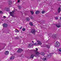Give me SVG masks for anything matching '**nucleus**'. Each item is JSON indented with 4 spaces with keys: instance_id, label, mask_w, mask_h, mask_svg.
<instances>
[{
    "instance_id": "nucleus-1",
    "label": "nucleus",
    "mask_w": 61,
    "mask_h": 61,
    "mask_svg": "<svg viewBox=\"0 0 61 61\" xmlns=\"http://www.w3.org/2000/svg\"><path fill=\"white\" fill-rule=\"evenodd\" d=\"M36 50H33V51L34 52L35 54L36 55H37V56H38L40 54V53L38 52V48H36Z\"/></svg>"
},
{
    "instance_id": "nucleus-2",
    "label": "nucleus",
    "mask_w": 61,
    "mask_h": 61,
    "mask_svg": "<svg viewBox=\"0 0 61 61\" xmlns=\"http://www.w3.org/2000/svg\"><path fill=\"white\" fill-rule=\"evenodd\" d=\"M55 46L56 47H58L60 46V44L58 41H56L55 43Z\"/></svg>"
},
{
    "instance_id": "nucleus-3",
    "label": "nucleus",
    "mask_w": 61,
    "mask_h": 61,
    "mask_svg": "<svg viewBox=\"0 0 61 61\" xmlns=\"http://www.w3.org/2000/svg\"><path fill=\"white\" fill-rule=\"evenodd\" d=\"M37 42H38V43H35L34 44V45H35V46L36 45H42V43L40 42V41H37Z\"/></svg>"
},
{
    "instance_id": "nucleus-4",
    "label": "nucleus",
    "mask_w": 61,
    "mask_h": 61,
    "mask_svg": "<svg viewBox=\"0 0 61 61\" xmlns=\"http://www.w3.org/2000/svg\"><path fill=\"white\" fill-rule=\"evenodd\" d=\"M15 11V10H13L12 12H10V14L11 16L13 17L14 16V12Z\"/></svg>"
},
{
    "instance_id": "nucleus-5",
    "label": "nucleus",
    "mask_w": 61,
    "mask_h": 61,
    "mask_svg": "<svg viewBox=\"0 0 61 61\" xmlns=\"http://www.w3.org/2000/svg\"><path fill=\"white\" fill-rule=\"evenodd\" d=\"M30 32L32 33V34H35V33H36L35 30L33 29H32L30 31Z\"/></svg>"
},
{
    "instance_id": "nucleus-6",
    "label": "nucleus",
    "mask_w": 61,
    "mask_h": 61,
    "mask_svg": "<svg viewBox=\"0 0 61 61\" xmlns=\"http://www.w3.org/2000/svg\"><path fill=\"white\" fill-rule=\"evenodd\" d=\"M3 25L4 27H7L8 25L6 23H4L3 24Z\"/></svg>"
},
{
    "instance_id": "nucleus-7",
    "label": "nucleus",
    "mask_w": 61,
    "mask_h": 61,
    "mask_svg": "<svg viewBox=\"0 0 61 61\" xmlns=\"http://www.w3.org/2000/svg\"><path fill=\"white\" fill-rule=\"evenodd\" d=\"M22 51V50L21 48H19L17 51V52L19 53V52H21Z\"/></svg>"
},
{
    "instance_id": "nucleus-8",
    "label": "nucleus",
    "mask_w": 61,
    "mask_h": 61,
    "mask_svg": "<svg viewBox=\"0 0 61 61\" xmlns=\"http://www.w3.org/2000/svg\"><path fill=\"white\" fill-rule=\"evenodd\" d=\"M56 26H57V27H58V28L60 27V24L59 23H57L56 25Z\"/></svg>"
},
{
    "instance_id": "nucleus-9",
    "label": "nucleus",
    "mask_w": 61,
    "mask_h": 61,
    "mask_svg": "<svg viewBox=\"0 0 61 61\" xmlns=\"http://www.w3.org/2000/svg\"><path fill=\"white\" fill-rule=\"evenodd\" d=\"M5 10L6 11H9V8H5Z\"/></svg>"
},
{
    "instance_id": "nucleus-10",
    "label": "nucleus",
    "mask_w": 61,
    "mask_h": 61,
    "mask_svg": "<svg viewBox=\"0 0 61 61\" xmlns=\"http://www.w3.org/2000/svg\"><path fill=\"white\" fill-rule=\"evenodd\" d=\"M61 12V8L60 7L59 8L58 10V13H59L60 12Z\"/></svg>"
},
{
    "instance_id": "nucleus-11",
    "label": "nucleus",
    "mask_w": 61,
    "mask_h": 61,
    "mask_svg": "<svg viewBox=\"0 0 61 61\" xmlns=\"http://www.w3.org/2000/svg\"><path fill=\"white\" fill-rule=\"evenodd\" d=\"M34 56H35V55H34V54H32L31 55V56L30 57V58H32V59H33L34 58Z\"/></svg>"
},
{
    "instance_id": "nucleus-12",
    "label": "nucleus",
    "mask_w": 61,
    "mask_h": 61,
    "mask_svg": "<svg viewBox=\"0 0 61 61\" xmlns=\"http://www.w3.org/2000/svg\"><path fill=\"white\" fill-rule=\"evenodd\" d=\"M9 54V51H7L5 52V54L6 55H8V54Z\"/></svg>"
},
{
    "instance_id": "nucleus-13",
    "label": "nucleus",
    "mask_w": 61,
    "mask_h": 61,
    "mask_svg": "<svg viewBox=\"0 0 61 61\" xmlns=\"http://www.w3.org/2000/svg\"><path fill=\"white\" fill-rule=\"evenodd\" d=\"M51 55L52 54H51V53L49 54L48 56V58H50V57H51Z\"/></svg>"
},
{
    "instance_id": "nucleus-14",
    "label": "nucleus",
    "mask_w": 61,
    "mask_h": 61,
    "mask_svg": "<svg viewBox=\"0 0 61 61\" xmlns=\"http://www.w3.org/2000/svg\"><path fill=\"white\" fill-rule=\"evenodd\" d=\"M32 46L33 45L32 44H30L29 45V46H28V47H32Z\"/></svg>"
},
{
    "instance_id": "nucleus-15",
    "label": "nucleus",
    "mask_w": 61,
    "mask_h": 61,
    "mask_svg": "<svg viewBox=\"0 0 61 61\" xmlns=\"http://www.w3.org/2000/svg\"><path fill=\"white\" fill-rule=\"evenodd\" d=\"M40 13V11H37L35 12V14H38Z\"/></svg>"
},
{
    "instance_id": "nucleus-16",
    "label": "nucleus",
    "mask_w": 61,
    "mask_h": 61,
    "mask_svg": "<svg viewBox=\"0 0 61 61\" xmlns=\"http://www.w3.org/2000/svg\"><path fill=\"white\" fill-rule=\"evenodd\" d=\"M46 47H47V48H50V45H46Z\"/></svg>"
},
{
    "instance_id": "nucleus-17",
    "label": "nucleus",
    "mask_w": 61,
    "mask_h": 61,
    "mask_svg": "<svg viewBox=\"0 0 61 61\" xmlns=\"http://www.w3.org/2000/svg\"><path fill=\"white\" fill-rule=\"evenodd\" d=\"M14 58H15V57L14 56H12L10 58V59L12 60V59H13Z\"/></svg>"
},
{
    "instance_id": "nucleus-18",
    "label": "nucleus",
    "mask_w": 61,
    "mask_h": 61,
    "mask_svg": "<svg viewBox=\"0 0 61 61\" xmlns=\"http://www.w3.org/2000/svg\"><path fill=\"white\" fill-rule=\"evenodd\" d=\"M40 54L41 55H42V56H44V52H41L40 53Z\"/></svg>"
},
{
    "instance_id": "nucleus-19",
    "label": "nucleus",
    "mask_w": 61,
    "mask_h": 61,
    "mask_svg": "<svg viewBox=\"0 0 61 61\" xmlns=\"http://www.w3.org/2000/svg\"><path fill=\"white\" fill-rule=\"evenodd\" d=\"M17 7H19V9H20L21 8V6L19 5Z\"/></svg>"
},
{
    "instance_id": "nucleus-20",
    "label": "nucleus",
    "mask_w": 61,
    "mask_h": 61,
    "mask_svg": "<svg viewBox=\"0 0 61 61\" xmlns=\"http://www.w3.org/2000/svg\"><path fill=\"white\" fill-rule=\"evenodd\" d=\"M12 4V2L9 1V5H11Z\"/></svg>"
},
{
    "instance_id": "nucleus-21",
    "label": "nucleus",
    "mask_w": 61,
    "mask_h": 61,
    "mask_svg": "<svg viewBox=\"0 0 61 61\" xmlns=\"http://www.w3.org/2000/svg\"><path fill=\"white\" fill-rule=\"evenodd\" d=\"M59 52H60V54H61V48H60L59 49Z\"/></svg>"
},
{
    "instance_id": "nucleus-22",
    "label": "nucleus",
    "mask_w": 61,
    "mask_h": 61,
    "mask_svg": "<svg viewBox=\"0 0 61 61\" xmlns=\"http://www.w3.org/2000/svg\"><path fill=\"white\" fill-rule=\"evenodd\" d=\"M26 20H27V21H29V17H27L26 18Z\"/></svg>"
},
{
    "instance_id": "nucleus-23",
    "label": "nucleus",
    "mask_w": 61,
    "mask_h": 61,
    "mask_svg": "<svg viewBox=\"0 0 61 61\" xmlns=\"http://www.w3.org/2000/svg\"><path fill=\"white\" fill-rule=\"evenodd\" d=\"M46 58H43V61H46Z\"/></svg>"
},
{
    "instance_id": "nucleus-24",
    "label": "nucleus",
    "mask_w": 61,
    "mask_h": 61,
    "mask_svg": "<svg viewBox=\"0 0 61 61\" xmlns=\"http://www.w3.org/2000/svg\"><path fill=\"white\" fill-rule=\"evenodd\" d=\"M30 12L32 15H33L34 14V12L33 11H30Z\"/></svg>"
},
{
    "instance_id": "nucleus-25",
    "label": "nucleus",
    "mask_w": 61,
    "mask_h": 61,
    "mask_svg": "<svg viewBox=\"0 0 61 61\" xmlns=\"http://www.w3.org/2000/svg\"><path fill=\"white\" fill-rule=\"evenodd\" d=\"M29 24L30 25H33V24H32V22H30V23Z\"/></svg>"
},
{
    "instance_id": "nucleus-26",
    "label": "nucleus",
    "mask_w": 61,
    "mask_h": 61,
    "mask_svg": "<svg viewBox=\"0 0 61 61\" xmlns=\"http://www.w3.org/2000/svg\"><path fill=\"white\" fill-rule=\"evenodd\" d=\"M22 30L23 31H25V28H23L22 29Z\"/></svg>"
},
{
    "instance_id": "nucleus-27",
    "label": "nucleus",
    "mask_w": 61,
    "mask_h": 61,
    "mask_svg": "<svg viewBox=\"0 0 61 61\" xmlns=\"http://www.w3.org/2000/svg\"><path fill=\"white\" fill-rule=\"evenodd\" d=\"M45 12L44 11H41V13L42 14H44V13Z\"/></svg>"
},
{
    "instance_id": "nucleus-28",
    "label": "nucleus",
    "mask_w": 61,
    "mask_h": 61,
    "mask_svg": "<svg viewBox=\"0 0 61 61\" xmlns=\"http://www.w3.org/2000/svg\"><path fill=\"white\" fill-rule=\"evenodd\" d=\"M30 17L31 18V19H33V17L32 16H30Z\"/></svg>"
},
{
    "instance_id": "nucleus-29",
    "label": "nucleus",
    "mask_w": 61,
    "mask_h": 61,
    "mask_svg": "<svg viewBox=\"0 0 61 61\" xmlns=\"http://www.w3.org/2000/svg\"><path fill=\"white\" fill-rule=\"evenodd\" d=\"M55 18V19H58V17H54Z\"/></svg>"
},
{
    "instance_id": "nucleus-30",
    "label": "nucleus",
    "mask_w": 61,
    "mask_h": 61,
    "mask_svg": "<svg viewBox=\"0 0 61 61\" xmlns=\"http://www.w3.org/2000/svg\"><path fill=\"white\" fill-rule=\"evenodd\" d=\"M20 2V0H18V3H19Z\"/></svg>"
},
{
    "instance_id": "nucleus-31",
    "label": "nucleus",
    "mask_w": 61,
    "mask_h": 61,
    "mask_svg": "<svg viewBox=\"0 0 61 61\" xmlns=\"http://www.w3.org/2000/svg\"><path fill=\"white\" fill-rule=\"evenodd\" d=\"M3 17L4 18H6V16H3Z\"/></svg>"
},
{
    "instance_id": "nucleus-32",
    "label": "nucleus",
    "mask_w": 61,
    "mask_h": 61,
    "mask_svg": "<svg viewBox=\"0 0 61 61\" xmlns=\"http://www.w3.org/2000/svg\"><path fill=\"white\" fill-rule=\"evenodd\" d=\"M22 26H21V27L20 28V29H22Z\"/></svg>"
},
{
    "instance_id": "nucleus-33",
    "label": "nucleus",
    "mask_w": 61,
    "mask_h": 61,
    "mask_svg": "<svg viewBox=\"0 0 61 61\" xmlns=\"http://www.w3.org/2000/svg\"><path fill=\"white\" fill-rule=\"evenodd\" d=\"M17 32L18 33V32H19V31L18 30H17Z\"/></svg>"
},
{
    "instance_id": "nucleus-34",
    "label": "nucleus",
    "mask_w": 61,
    "mask_h": 61,
    "mask_svg": "<svg viewBox=\"0 0 61 61\" xmlns=\"http://www.w3.org/2000/svg\"><path fill=\"white\" fill-rule=\"evenodd\" d=\"M2 12L1 11H0V13H2Z\"/></svg>"
},
{
    "instance_id": "nucleus-35",
    "label": "nucleus",
    "mask_w": 61,
    "mask_h": 61,
    "mask_svg": "<svg viewBox=\"0 0 61 61\" xmlns=\"http://www.w3.org/2000/svg\"><path fill=\"white\" fill-rule=\"evenodd\" d=\"M60 20L61 21V17H60Z\"/></svg>"
},
{
    "instance_id": "nucleus-36",
    "label": "nucleus",
    "mask_w": 61,
    "mask_h": 61,
    "mask_svg": "<svg viewBox=\"0 0 61 61\" xmlns=\"http://www.w3.org/2000/svg\"><path fill=\"white\" fill-rule=\"evenodd\" d=\"M23 15H25V14H23Z\"/></svg>"
},
{
    "instance_id": "nucleus-37",
    "label": "nucleus",
    "mask_w": 61,
    "mask_h": 61,
    "mask_svg": "<svg viewBox=\"0 0 61 61\" xmlns=\"http://www.w3.org/2000/svg\"><path fill=\"white\" fill-rule=\"evenodd\" d=\"M15 32H17V30H15Z\"/></svg>"
},
{
    "instance_id": "nucleus-38",
    "label": "nucleus",
    "mask_w": 61,
    "mask_h": 61,
    "mask_svg": "<svg viewBox=\"0 0 61 61\" xmlns=\"http://www.w3.org/2000/svg\"><path fill=\"white\" fill-rule=\"evenodd\" d=\"M17 37H15V38H16V39H17Z\"/></svg>"
},
{
    "instance_id": "nucleus-39",
    "label": "nucleus",
    "mask_w": 61,
    "mask_h": 61,
    "mask_svg": "<svg viewBox=\"0 0 61 61\" xmlns=\"http://www.w3.org/2000/svg\"><path fill=\"white\" fill-rule=\"evenodd\" d=\"M32 42L33 43H34V41H32Z\"/></svg>"
},
{
    "instance_id": "nucleus-40",
    "label": "nucleus",
    "mask_w": 61,
    "mask_h": 61,
    "mask_svg": "<svg viewBox=\"0 0 61 61\" xmlns=\"http://www.w3.org/2000/svg\"><path fill=\"white\" fill-rule=\"evenodd\" d=\"M31 0L32 1H33V0Z\"/></svg>"
},
{
    "instance_id": "nucleus-41",
    "label": "nucleus",
    "mask_w": 61,
    "mask_h": 61,
    "mask_svg": "<svg viewBox=\"0 0 61 61\" xmlns=\"http://www.w3.org/2000/svg\"><path fill=\"white\" fill-rule=\"evenodd\" d=\"M0 51H1V50L0 49Z\"/></svg>"
},
{
    "instance_id": "nucleus-42",
    "label": "nucleus",
    "mask_w": 61,
    "mask_h": 61,
    "mask_svg": "<svg viewBox=\"0 0 61 61\" xmlns=\"http://www.w3.org/2000/svg\"><path fill=\"white\" fill-rule=\"evenodd\" d=\"M12 55L11 54H10V55Z\"/></svg>"
}]
</instances>
